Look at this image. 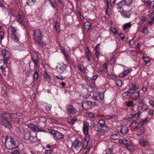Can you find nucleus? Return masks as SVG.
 <instances>
[{
  "mask_svg": "<svg viewBox=\"0 0 154 154\" xmlns=\"http://www.w3.org/2000/svg\"><path fill=\"white\" fill-rule=\"evenodd\" d=\"M19 143L17 139L10 137L8 141L5 143V146L8 149H12L17 147Z\"/></svg>",
  "mask_w": 154,
  "mask_h": 154,
  "instance_id": "1",
  "label": "nucleus"
},
{
  "mask_svg": "<svg viewBox=\"0 0 154 154\" xmlns=\"http://www.w3.org/2000/svg\"><path fill=\"white\" fill-rule=\"evenodd\" d=\"M33 39L41 46H42L43 41L42 39L43 38L42 32L39 29H36L33 31Z\"/></svg>",
  "mask_w": 154,
  "mask_h": 154,
  "instance_id": "2",
  "label": "nucleus"
},
{
  "mask_svg": "<svg viewBox=\"0 0 154 154\" xmlns=\"http://www.w3.org/2000/svg\"><path fill=\"white\" fill-rule=\"evenodd\" d=\"M130 87L129 88V93L131 94H132V96L133 97L135 100H137L139 97L140 93L138 91H136L138 89L136 86L132 84H130L128 85L127 87Z\"/></svg>",
  "mask_w": 154,
  "mask_h": 154,
  "instance_id": "3",
  "label": "nucleus"
},
{
  "mask_svg": "<svg viewBox=\"0 0 154 154\" xmlns=\"http://www.w3.org/2000/svg\"><path fill=\"white\" fill-rule=\"evenodd\" d=\"M2 53L5 60H4L3 59L1 60V63H2L4 64L3 66H1V69H3L4 68H5L7 67L6 62H7L9 59L10 57V54L8 51L5 49H3L2 51Z\"/></svg>",
  "mask_w": 154,
  "mask_h": 154,
  "instance_id": "4",
  "label": "nucleus"
},
{
  "mask_svg": "<svg viewBox=\"0 0 154 154\" xmlns=\"http://www.w3.org/2000/svg\"><path fill=\"white\" fill-rule=\"evenodd\" d=\"M82 143L79 140H75L72 143V149L75 153H78L81 150Z\"/></svg>",
  "mask_w": 154,
  "mask_h": 154,
  "instance_id": "5",
  "label": "nucleus"
},
{
  "mask_svg": "<svg viewBox=\"0 0 154 154\" xmlns=\"http://www.w3.org/2000/svg\"><path fill=\"white\" fill-rule=\"evenodd\" d=\"M14 115V113L10 114L9 113L6 112H3L2 113H1V119H12L11 120V121L14 122L13 119L14 118L13 117Z\"/></svg>",
  "mask_w": 154,
  "mask_h": 154,
  "instance_id": "6",
  "label": "nucleus"
},
{
  "mask_svg": "<svg viewBox=\"0 0 154 154\" xmlns=\"http://www.w3.org/2000/svg\"><path fill=\"white\" fill-rule=\"evenodd\" d=\"M50 132L53 135L56 140L62 139L64 137V135L57 131L52 129L51 130Z\"/></svg>",
  "mask_w": 154,
  "mask_h": 154,
  "instance_id": "7",
  "label": "nucleus"
},
{
  "mask_svg": "<svg viewBox=\"0 0 154 154\" xmlns=\"http://www.w3.org/2000/svg\"><path fill=\"white\" fill-rule=\"evenodd\" d=\"M82 106L85 110L88 109L92 107V102L91 101H88L84 102L82 104Z\"/></svg>",
  "mask_w": 154,
  "mask_h": 154,
  "instance_id": "8",
  "label": "nucleus"
},
{
  "mask_svg": "<svg viewBox=\"0 0 154 154\" xmlns=\"http://www.w3.org/2000/svg\"><path fill=\"white\" fill-rule=\"evenodd\" d=\"M109 130L108 127L104 125L99 126L95 128V130L99 132H105Z\"/></svg>",
  "mask_w": 154,
  "mask_h": 154,
  "instance_id": "9",
  "label": "nucleus"
},
{
  "mask_svg": "<svg viewBox=\"0 0 154 154\" xmlns=\"http://www.w3.org/2000/svg\"><path fill=\"white\" fill-rule=\"evenodd\" d=\"M11 38H12L15 41H17L18 39L17 36V33L16 32V29L13 27H11Z\"/></svg>",
  "mask_w": 154,
  "mask_h": 154,
  "instance_id": "10",
  "label": "nucleus"
},
{
  "mask_svg": "<svg viewBox=\"0 0 154 154\" xmlns=\"http://www.w3.org/2000/svg\"><path fill=\"white\" fill-rule=\"evenodd\" d=\"M1 122L2 125L6 128L9 129L11 127V124L7 119H1Z\"/></svg>",
  "mask_w": 154,
  "mask_h": 154,
  "instance_id": "11",
  "label": "nucleus"
},
{
  "mask_svg": "<svg viewBox=\"0 0 154 154\" xmlns=\"http://www.w3.org/2000/svg\"><path fill=\"white\" fill-rule=\"evenodd\" d=\"M67 65L66 64H60L57 66V71L60 73H63L64 70L66 69Z\"/></svg>",
  "mask_w": 154,
  "mask_h": 154,
  "instance_id": "12",
  "label": "nucleus"
},
{
  "mask_svg": "<svg viewBox=\"0 0 154 154\" xmlns=\"http://www.w3.org/2000/svg\"><path fill=\"white\" fill-rule=\"evenodd\" d=\"M90 139L89 136L87 135V136H85L84 137V140L83 141L82 144V148L85 149L87 148L88 141Z\"/></svg>",
  "mask_w": 154,
  "mask_h": 154,
  "instance_id": "13",
  "label": "nucleus"
},
{
  "mask_svg": "<svg viewBox=\"0 0 154 154\" xmlns=\"http://www.w3.org/2000/svg\"><path fill=\"white\" fill-rule=\"evenodd\" d=\"M67 108L68 111L72 114H75L76 112V109L72 106L67 105Z\"/></svg>",
  "mask_w": 154,
  "mask_h": 154,
  "instance_id": "14",
  "label": "nucleus"
},
{
  "mask_svg": "<svg viewBox=\"0 0 154 154\" xmlns=\"http://www.w3.org/2000/svg\"><path fill=\"white\" fill-rule=\"evenodd\" d=\"M28 128H30L31 130L35 131H37L38 132L41 131V129L39 128L36 125H34L33 124H28Z\"/></svg>",
  "mask_w": 154,
  "mask_h": 154,
  "instance_id": "15",
  "label": "nucleus"
},
{
  "mask_svg": "<svg viewBox=\"0 0 154 154\" xmlns=\"http://www.w3.org/2000/svg\"><path fill=\"white\" fill-rule=\"evenodd\" d=\"M29 140L32 142H34L37 141V137L36 136V133L34 131L32 133Z\"/></svg>",
  "mask_w": 154,
  "mask_h": 154,
  "instance_id": "16",
  "label": "nucleus"
},
{
  "mask_svg": "<svg viewBox=\"0 0 154 154\" xmlns=\"http://www.w3.org/2000/svg\"><path fill=\"white\" fill-rule=\"evenodd\" d=\"M83 131L85 135V136H87V135L89 136L88 134V124L86 123H84Z\"/></svg>",
  "mask_w": 154,
  "mask_h": 154,
  "instance_id": "17",
  "label": "nucleus"
},
{
  "mask_svg": "<svg viewBox=\"0 0 154 154\" xmlns=\"http://www.w3.org/2000/svg\"><path fill=\"white\" fill-rule=\"evenodd\" d=\"M24 17V16L23 14L22 13H20L16 17V20L18 22L20 23L23 21Z\"/></svg>",
  "mask_w": 154,
  "mask_h": 154,
  "instance_id": "18",
  "label": "nucleus"
},
{
  "mask_svg": "<svg viewBox=\"0 0 154 154\" xmlns=\"http://www.w3.org/2000/svg\"><path fill=\"white\" fill-rule=\"evenodd\" d=\"M128 131V128L126 125L123 126L121 128L120 132L123 134L126 133Z\"/></svg>",
  "mask_w": 154,
  "mask_h": 154,
  "instance_id": "19",
  "label": "nucleus"
},
{
  "mask_svg": "<svg viewBox=\"0 0 154 154\" xmlns=\"http://www.w3.org/2000/svg\"><path fill=\"white\" fill-rule=\"evenodd\" d=\"M43 75L44 78L46 81L49 82L51 81L50 77L47 72L46 71L45 72Z\"/></svg>",
  "mask_w": 154,
  "mask_h": 154,
  "instance_id": "20",
  "label": "nucleus"
},
{
  "mask_svg": "<svg viewBox=\"0 0 154 154\" xmlns=\"http://www.w3.org/2000/svg\"><path fill=\"white\" fill-rule=\"evenodd\" d=\"M31 133L28 131H25L24 133V138L25 139L29 140Z\"/></svg>",
  "mask_w": 154,
  "mask_h": 154,
  "instance_id": "21",
  "label": "nucleus"
},
{
  "mask_svg": "<svg viewBox=\"0 0 154 154\" xmlns=\"http://www.w3.org/2000/svg\"><path fill=\"white\" fill-rule=\"evenodd\" d=\"M10 137H8L7 135L3 136L2 138L1 141L3 143H5H5H7V141H8Z\"/></svg>",
  "mask_w": 154,
  "mask_h": 154,
  "instance_id": "22",
  "label": "nucleus"
},
{
  "mask_svg": "<svg viewBox=\"0 0 154 154\" xmlns=\"http://www.w3.org/2000/svg\"><path fill=\"white\" fill-rule=\"evenodd\" d=\"M91 24L89 22H85L84 24V26L85 29L88 31L89 30L91 26Z\"/></svg>",
  "mask_w": 154,
  "mask_h": 154,
  "instance_id": "23",
  "label": "nucleus"
},
{
  "mask_svg": "<svg viewBox=\"0 0 154 154\" xmlns=\"http://www.w3.org/2000/svg\"><path fill=\"white\" fill-rule=\"evenodd\" d=\"M119 4H117L118 7L117 8L119 12H120L121 14H123L124 13V11L123 6L121 5H120Z\"/></svg>",
  "mask_w": 154,
  "mask_h": 154,
  "instance_id": "24",
  "label": "nucleus"
},
{
  "mask_svg": "<svg viewBox=\"0 0 154 154\" xmlns=\"http://www.w3.org/2000/svg\"><path fill=\"white\" fill-rule=\"evenodd\" d=\"M139 142L140 145L143 147L146 146L147 144L146 141L143 139L140 140Z\"/></svg>",
  "mask_w": 154,
  "mask_h": 154,
  "instance_id": "25",
  "label": "nucleus"
},
{
  "mask_svg": "<svg viewBox=\"0 0 154 154\" xmlns=\"http://www.w3.org/2000/svg\"><path fill=\"white\" fill-rule=\"evenodd\" d=\"M95 50V55L96 57L98 60L99 57L102 56V54L100 53L99 49H96Z\"/></svg>",
  "mask_w": 154,
  "mask_h": 154,
  "instance_id": "26",
  "label": "nucleus"
},
{
  "mask_svg": "<svg viewBox=\"0 0 154 154\" xmlns=\"http://www.w3.org/2000/svg\"><path fill=\"white\" fill-rule=\"evenodd\" d=\"M131 26V23L125 24L123 26V30H125L126 29L130 28Z\"/></svg>",
  "mask_w": 154,
  "mask_h": 154,
  "instance_id": "27",
  "label": "nucleus"
},
{
  "mask_svg": "<svg viewBox=\"0 0 154 154\" xmlns=\"http://www.w3.org/2000/svg\"><path fill=\"white\" fill-rule=\"evenodd\" d=\"M77 120V119L76 118L74 117L72 119H69L68 120V122L70 124H74L75 123V122Z\"/></svg>",
  "mask_w": 154,
  "mask_h": 154,
  "instance_id": "28",
  "label": "nucleus"
},
{
  "mask_svg": "<svg viewBox=\"0 0 154 154\" xmlns=\"http://www.w3.org/2000/svg\"><path fill=\"white\" fill-rule=\"evenodd\" d=\"M92 98L94 100H97L99 101V100H100V97L98 94H94L93 95Z\"/></svg>",
  "mask_w": 154,
  "mask_h": 154,
  "instance_id": "29",
  "label": "nucleus"
},
{
  "mask_svg": "<svg viewBox=\"0 0 154 154\" xmlns=\"http://www.w3.org/2000/svg\"><path fill=\"white\" fill-rule=\"evenodd\" d=\"M105 118L107 119H116L117 118V116H106Z\"/></svg>",
  "mask_w": 154,
  "mask_h": 154,
  "instance_id": "30",
  "label": "nucleus"
},
{
  "mask_svg": "<svg viewBox=\"0 0 154 154\" xmlns=\"http://www.w3.org/2000/svg\"><path fill=\"white\" fill-rule=\"evenodd\" d=\"M144 133V129L143 128H140L137 131V134L138 135H140L143 134Z\"/></svg>",
  "mask_w": 154,
  "mask_h": 154,
  "instance_id": "31",
  "label": "nucleus"
},
{
  "mask_svg": "<svg viewBox=\"0 0 154 154\" xmlns=\"http://www.w3.org/2000/svg\"><path fill=\"white\" fill-rule=\"evenodd\" d=\"M38 71L37 70H36L35 72L34 73V79L33 81H34L35 80L36 81L38 79Z\"/></svg>",
  "mask_w": 154,
  "mask_h": 154,
  "instance_id": "32",
  "label": "nucleus"
},
{
  "mask_svg": "<svg viewBox=\"0 0 154 154\" xmlns=\"http://www.w3.org/2000/svg\"><path fill=\"white\" fill-rule=\"evenodd\" d=\"M99 125H100V126H103L105 125V121L103 119H101L98 122Z\"/></svg>",
  "mask_w": 154,
  "mask_h": 154,
  "instance_id": "33",
  "label": "nucleus"
},
{
  "mask_svg": "<svg viewBox=\"0 0 154 154\" xmlns=\"http://www.w3.org/2000/svg\"><path fill=\"white\" fill-rule=\"evenodd\" d=\"M51 6L54 8H55L57 6L56 1L55 0H49Z\"/></svg>",
  "mask_w": 154,
  "mask_h": 154,
  "instance_id": "34",
  "label": "nucleus"
},
{
  "mask_svg": "<svg viewBox=\"0 0 154 154\" xmlns=\"http://www.w3.org/2000/svg\"><path fill=\"white\" fill-rule=\"evenodd\" d=\"M35 0H28L27 2V5L29 6H32L34 3Z\"/></svg>",
  "mask_w": 154,
  "mask_h": 154,
  "instance_id": "35",
  "label": "nucleus"
},
{
  "mask_svg": "<svg viewBox=\"0 0 154 154\" xmlns=\"http://www.w3.org/2000/svg\"><path fill=\"white\" fill-rule=\"evenodd\" d=\"M110 138L114 140H117L118 138V136L116 134H113L110 136Z\"/></svg>",
  "mask_w": 154,
  "mask_h": 154,
  "instance_id": "36",
  "label": "nucleus"
},
{
  "mask_svg": "<svg viewBox=\"0 0 154 154\" xmlns=\"http://www.w3.org/2000/svg\"><path fill=\"white\" fill-rule=\"evenodd\" d=\"M45 153V154H55V152L53 150H46Z\"/></svg>",
  "mask_w": 154,
  "mask_h": 154,
  "instance_id": "37",
  "label": "nucleus"
},
{
  "mask_svg": "<svg viewBox=\"0 0 154 154\" xmlns=\"http://www.w3.org/2000/svg\"><path fill=\"white\" fill-rule=\"evenodd\" d=\"M32 58L35 64H37L38 61V56H37V54H36L35 57L34 56H33L32 57Z\"/></svg>",
  "mask_w": 154,
  "mask_h": 154,
  "instance_id": "38",
  "label": "nucleus"
},
{
  "mask_svg": "<svg viewBox=\"0 0 154 154\" xmlns=\"http://www.w3.org/2000/svg\"><path fill=\"white\" fill-rule=\"evenodd\" d=\"M116 84L119 87L121 86L122 85V81L120 80H117L116 81Z\"/></svg>",
  "mask_w": 154,
  "mask_h": 154,
  "instance_id": "39",
  "label": "nucleus"
},
{
  "mask_svg": "<svg viewBox=\"0 0 154 154\" xmlns=\"http://www.w3.org/2000/svg\"><path fill=\"white\" fill-rule=\"evenodd\" d=\"M126 5H129L132 4V0H124Z\"/></svg>",
  "mask_w": 154,
  "mask_h": 154,
  "instance_id": "40",
  "label": "nucleus"
},
{
  "mask_svg": "<svg viewBox=\"0 0 154 154\" xmlns=\"http://www.w3.org/2000/svg\"><path fill=\"white\" fill-rule=\"evenodd\" d=\"M111 30L115 35H117V31L116 28L112 27L111 28Z\"/></svg>",
  "mask_w": 154,
  "mask_h": 154,
  "instance_id": "41",
  "label": "nucleus"
},
{
  "mask_svg": "<svg viewBox=\"0 0 154 154\" xmlns=\"http://www.w3.org/2000/svg\"><path fill=\"white\" fill-rule=\"evenodd\" d=\"M130 93H129V91H127L126 92H125L123 94V95L124 97H130L131 96V95Z\"/></svg>",
  "mask_w": 154,
  "mask_h": 154,
  "instance_id": "42",
  "label": "nucleus"
},
{
  "mask_svg": "<svg viewBox=\"0 0 154 154\" xmlns=\"http://www.w3.org/2000/svg\"><path fill=\"white\" fill-rule=\"evenodd\" d=\"M144 101L142 99H140L138 101H137L136 102V104L137 106H139L140 104H142L143 103Z\"/></svg>",
  "mask_w": 154,
  "mask_h": 154,
  "instance_id": "43",
  "label": "nucleus"
},
{
  "mask_svg": "<svg viewBox=\"0 0 154 154\" xmlns=\"http://www.w3.org/2000/svg\"><path fill=\"white\" fill-rule=\"evenodd\" d=\"M144 62L145 63L144 64H146L147 63L150 62V59L149 57H146L144 60Z\"/></svg>",
  "mask_w": 154,
  "mask_h": 154,
  "instance_id": "44",
  "label": "nucleus"
},
{
  "mask_svg": "<svg viewBox=\"0 0 154 154\" xmlns=\"http://www.w3.org/2000/svg\"><path fill=\"white\" fill-rule=\"evenodd\" d=\"M98 94L100 97V100H102L104 98V94L103 93H98Z\"/></svg>",
  "mask_w": 154,
  "mask_h": 154,
  "instance_id": "45",
  "label": "nucleus"
},
{
  "mask_svg": "<svg viewBox=\"0 0 154 154\" xmlns=\"http://www.w3.org/2000/svg\"><path fill=\"white\" fill-rule=\"evenodd\" d=\"M140 112L139 111V112H137L135 113L133 115V117L135 118H137L140 115Z\"/></svg>",
  "mask_w": 154,
  "mask_h": 154,
  "instance_id": "46",
  "label": "nucleus"
},
{
  "mask_svg": "<svg viewBox=\"0 0 154 154\" xmlns=\"http://www.w3.org/2000/svg\"><path fill=\"white\" fill-rule=\"evenodd\" d=\"M103 70L104 72H107V65L105 63L104 64L103 68Z\"/></svg>",
  "mask_w": 154,
  "mask_h": 154,
  "instance_id": "47",
  "label": "nucleus"
},
{
  "mask_svg": "<svg viewBox=\"0 0 154 154\" xmlns=\"http://www.w3.org/2000/svg\"><path fill=\"white\" fill-rule=\"evenodd\" d=\"M148 120L147 119H145L142 120L139 122V124L141 125H143L145 122H146Z\"/></svg>",
  "mask_w": 154,
  "mask_h": 154,
  "instance_id": "48",
  "label": "nucleus"
},
{
  "mask_svg": "<svg viewBox=\"0 0 154 154\" xmlns=\"http://www.w3.org/2000/svg\"><path fill=\"white\" fill-rule=\"evenodd\" d=\"M147 28L146 27H144L141 31V32L144 34H146L147 33Z\"/></svg>",
  "mask_w": 154,
  "mask_h": 154,
  "instance_id": "49",
  "label": "nucleus"
},
{
  "mask_svg": "<svg viewBox=\"0 0 154 154\" xmlns=\"http://www.w3.org/2000/svg\"><path fill=\"white\" fill-rule=\"evenodd\" d=\"M79 70L82 72H84L85 71V68L82 66L79 67Z\"/></svg>",
  "mask_w": 154,
  "mask_h": 154,
  "instance_id": "50",
  "label": "nucleus"
},
{
  "mask_svg": "<svg viewBox=\"0 0 154 154\" xmlns=\"http://www.w3.org/2000/svg\"><path fill=\"white\" fill-rule=\"evenodd\" d=\"M16 115L17 116H19L18 118L20 119L22 118V117H24L25 116L24 114H23L18 113H17Z\"/></svg>",
  "mask_w": 154,
  "mask_h": 154,
  "instance_id": "51",
  "label": "nucleus"
},
{
  "mask_svg": "<svg viewBox=\"0 0 154 154\" xmlns=\"http://www.w3.org/2000/svg\"><path fill=\"white\" fill-rule=\"evenodd\" d=\"M118 4H119L120 5H121L122 6H124L125 5V3L124 0H123L121 1H120L118 3Z\"/></svg>",
  "mask_w": 154,
  "mask_h": 154,
  "instance_id": "52",
  "label": "nucleus"
},
{
  "mask_svg": "<svg viewBox=\"0 0 154 154\" xmlns=\"http://www.w3.org/2000/svg\"><path fill=\"white\" fill-rule=\"evenodd\" d=\"M1 43L2 39L3 38L4 36V31H1Z\"/></svg>",
  "mask_w": 154,
  "mask_h": 154,
  "instance_id": "53",
  "label": "nucleus"
},
{
  "mask_svg": "<svg viewBox=\"0 0 154 154\" xmlns=\"http://www.w3.org/2000/svg\"><path fill=\"white\" fill-rule=\"evenodd\" d=\"M146 20L147 18L145 16H143L141 19V20L142 21V23H144L146 21Z\"/></svg>",
  "mask_w": 154,
  "mask_h": 154,
  "instance_id": "54",
  "label": "nucleus"
},
{
  "mask_svg": "<svg viewBox=\"0 0 154 154\" xmlns=\"http://www.w3.org/2000/svg\"><path fill=\"white\" fill-rule=\"evenodd\" d=\"M125 146L128 149H131L132 147L129 144H128V143H127L126 144H125Z\"/></svg>",
  "mask_w": 154,
  "mask_h": 154,
  "instance_id": "55",
  "label": "nucleus"
},
{
  "mask_svg": "<svg viewBox=\"0 0 154 154\" xmlns=\"http://www.w3.org/2000/svg\"><path fill=\"white\" fill-rule=\"evenodd\" d=\"M132 102L131 101H129L127 102L126 103V105L128 106H130L132 104Z\"/></svg>",
  "mask_w": 154,
  "mask_h": 154,
  "instance_id": "56",
  "label": "nucleus"
},
{
  "mask_svg": "<svg viewBox=\"0 0 154 154\" xmlns=\"http://www.w3.org/2000/svg\"><path fill=\"white\" fill-rule=\"evenodd\" d=\"M141 108H142V109L143 110H146L147 109L146 108V105L144 104H143V105L142 106Z\"/></svg>",
  "mask_w": 154,
  "mask_h": 154,
  "instance_id": "57",
  "label": "nucleus"
},
{
  "mask_svg": "<svg viewBox=\"0 0 154 154\" xmlns=\"http://www.w3.org/2000/svg\"><path fill=\"white\" fill-rule=\"evenodd\" d=\"M123 73V74L125 75V76L127 75L128 73V71H127V70L124 71L122 72Z\"/></svg>",
  "mask_w": 154,
  "mask_h": 154,
  "instance_id": "58",
  "label": "nucleus"
},
{
  "mask_svg": "<svg viewBox=\"0 0 154 154\" xmlns=\"http://www.w3.org/2000/svg\"><path fill=\"white\" fill-rule=\"evenodd\" d=\"M116 62V60L114 57H112L111 59L110 62L112 63H114Z\"/></svg>",
  "mask_w": 154,
  "mask_h": 154,
  "instance_id": "59",
  "label": "nucleus"
},
{
  "mask_svg": "<svg viewBox=\"0 0 154 154\" xmlns=\"http://www.w3.org/2000/svg\"><path fill=\"white\" fill-rule=\"evenodd\" d=\"M150 104L154 107V101L152 100H151L149 101Z\"/></svg>",
  "mask_w": 154,
  "mask_h": 154,
  "instance_id": "60",
  "label": "nucleus"
},
{
  "mask_svg": "<svg viewBox=\"0 0 154 154\" xmlns=\"http://www.w3.org/2000/svg\"><path fill=\"white\" fill-rule=\"evenodd\" d=\"M115 3V0H110V4L112 7V5L114 4Z\"/></svg>",
  "mask_w": 154,
  "mask_h": 154,
  "instance_id": "61",
  "label": "nucleus"
},
{
  "mask_svg": "<svg viewBox=\"0 0 154 154\" xmlns=\"http://www.w3.org/2000/svg\"><path fill=\"white\" fill-rule=\"evenodd\" d=\"M12 154H19V153L18 151L16 150L13 151Z\"/></svg>",
  "mask_w": 154,
  "mask_h": 154,
  "instance_id": "62",
  "label": "nucleus"
},
{
  "mask_svg": "<svg viewBox=\"0 0 154 154\" xmlns=\"http://www.w3.org/2000/svg\"><path fill=\"white\" fill-rule=\"evenodd\" d=\"M59 26V23L56 22L55 24L54 25V28H56V27H57Z\"/></svg>",
  "mask_w": 154,
  "mask_h": 154,
  "instance_id": "63",
  "label": "nucleus"
},
{
  "mask_svg": "<svg viewBox=\"0 0 154 154\" xmlns=\"http://www.w3.org/2000/svg\"><path fill=\"white\" fill-rule=\"evenodd\" d=\"M133 118V117L132 114H129L127 117V119H132Z\"/></svg>",
  "mask_w": 154,
  "mask_h": 154,
  "instance_id": "64",
  "label": "nucleus"
}]
</instances>
